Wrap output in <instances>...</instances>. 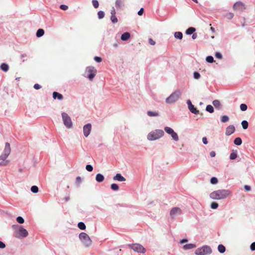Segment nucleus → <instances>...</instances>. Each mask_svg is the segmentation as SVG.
<instances>
[{"instance_id": "1", "label": "nucleus", "mask_w": 255, "mask_h": 255, "mask_svg": "<svg viewBox=\"0 0 255 255\" xmlns=\"http://www.w3.org/2000/svg\"><path fill=\"white\" fill-rule=\"evenodd\" d=\"M231 193L230 190H217V191H213L210 193V197L214 199H225L230 196Z\"/></svg>"}, {"instance_id": "2", "label": "nucleus", "mask_w": 255, "mask_h": 255, "mask_svg": "<svg viewBox=\"0 0 255 255\" xmlns=\"http://www.w3.org/2000/svg\"><path fill=\"white\" fill-rule=\"evenodd\" d=\"M11 152L10 145L8 142H6L4 150L0 156V165H7L9 163V161L6 160V158Z\"/></svg>"}, {"instance_id": "3", "label": "nucleus", "mask_w": 255, "mask_h": 255, "mask_svg": "<svg viewBox=\"0 0 255 255\" xmlns=\"http://www.w3.org/2000/svg\"><path fill=\"white\" fill-rule=\"evenodd\" d=\"M164 131L163 130L156 129L153 131L150 132L147 136V139L149 140H156L158 138H161L164 135Z\"/></svg>"}, {"instance_id": "4", "label": "nucleus", "mask_w": 255, "mask_h": 255, "mask_svg": "<svg viewBox=\"0 0 255 255\" xmlns=\"http://www.w3.org/2000/svg\"><path fill=\"white\" fill-rule=\"evenodd\" d=\"M181 95V91L180 90H176L166 99L165 102L168 104L173 103V102H176L180 98Z\"/></svg>"}, {"instance_id": "5", "label": "nucleus", "mask_w": 255, "mask_h": 255, "mask_svg": "<svg viewBox=\"0 0 255 255\" xmlns=\"http://www.w3.org/2000/svg\"><path fill=\"white\" fill-rule=\"evenodd\" d=\"M79 238L85 246H91L92 241L89 237V235L85 233V232H82L80 233L79 235Z\"/></svg>"}, {"instance_id": "6", "label": "nucleus", "mask_w": 255, "mask_h": 255, "mask_svg": "<svg viewBox=\"0 0 255 255\" xmlns=\"http://www.w3.org/2000/svg\"><path fill=\"white\" fill-rule=\"evenodd\" d=\"M212 250L210 246H204L201 248H198L195 251L197 255H205V254H211Z\"/></svg>"}, {"instance_id": "7", "label": "nucleus", "mask_w": 255, "mask_h": 255, "mask_svg": "<svg viewBox=\"0 0 255 255\" xmlns=\"http://www.w3.org/2000/svg\"><path fill=\"white\" fill-rule=\"evenodd\" d=\"M128 247L130 249H132L136 252L142 253V254H144L146 251L143 246L140 245L139 243H133L132 244H129Z\"/></svg>"}, {"instance_id": "8", "label": "nucleus", "mask_w": 255, "mask_h": 255, "mask_svg": "<svg viewBox=\"0 0 255 255\" xmlns=\"http://www.w3.org/2000/svg\"><path fill=\"white\" fill-rule=\"evenodd\" d=\"M62 117L63 123L65 126L68 128L72 127V122L69 115L67 113L63 112L62 114Z\"/></svg>"}, {"instance_id": "9", "label": "nucleus", "mask_w": 255, "mask_h": 255, "mask_svg": "<svg viewBox=\"0 0 255 255\" xmlns=\"http://www.w3.org/2000/svg\"><path fill=\"white\" fill-rule=\"evenodd\" d=\"M28 236V232L22 226H19L17 230L15 231V237L18 238L21 237H26Z\"/></svg>"}, {"instance_id": "10", "label": "nucleus", "mask_w": 255, "mask_h": 255, "mask_svg": "<svg viewBox=\"0 0 255 255\" xmlns=\"http://www.w3.org/2000/svg\"><path fill=\"white\" fill-rule=\"evenodd\" d=\"M86 72L90 80H92L97 73V70L95 69L94 67H87Z\"/></svg>"}, {"instance_id": "11", "label": "nucleus", "mask_w": 255, "mask_h": 255, "mask_svg": "<svg viewBox=\"0 0 255 255\" xmlns=\"http://www.w3.org/2000/svg\"><path fill=\"white\" fill-rule=\"evenodd\" d=\"M164 130H165L167 133L170 134L173 139L175 141H178L179 137L177 133L176 132L174 131L171 128L168 127H165Z\"/></svg>"}, {"instance_id": "12", "label": "nucleus", "mask_w": 255, "mask_h": 255, "mask_svg": "<svg viewBox=\"0 0 255 255\" xmlns=\"http://www.w3.org/2000/svg\"><path fill=\"white\" fill-rule=\"evenodd\" d=\"M182 213V210H181L180 208L179 207H174L172 208L171 210L170 211V216L172 218H174L175 217V216H177V215L181 214Z\"/></svg>"}, {"instance_id": "13", "label": "nucleus", "mask_w": 255, "mask_h": 255, "mask_svg": "<svg viewBox=\"0 0 255 255\" xmlns=\"http://www.w3.org/2000/svg\"><path fill=\"white\" fill-rule=\"evenodd\" d=\"M92 129V125L87 124L83 127V133L85 136L87 137L89 135Z\"/></svg>"}, {"instance_id": "14", "label": "nucleus", "mask_w": 255, "mask_h": 255, "mask_svg": "<svg viewBox=\"0 0 255 255\" xmlns=\"http://www.w3.org/2000/svg\"><path fill=\"white\" fill-rule=\"evenodd\" d=\"M187 104L188 106V109L190 110L191 112L193 114H198L199 113V111L195 108L194 105L192 104L191 100H189L187 101Z\"/></svg>"}, {"instance_id": "15", "label": "nucleus", "mask_w": 255, "mask_h": 255, "mask_svg": "<svg viewBox=\"0 0 255 255\" xmlns=\"http://www.w3.org/2000/svg\"><path fill=\"white\" fill-rule=\"evenodd\" d=\"M233 8L236 10H243V9L246 8V6L243 2L239 1V2H235L233 5Z\"/></svg>"}, {"instance_id": "16", "label": "nucleus", "mask_w": 255, "mask_h": 255, "mask_svg": "<svg viewBox=\"0 0 255 255\" xmlns=\"http://www.w3.org/2000/svg\"><path fill=\"white\" fill-rule=\"evenodd\" d=\"M236 128L234 126L232 125L231 126H229V127H227L226 129V135H231V134L233 133L235 131Z\"/></svg>"}, {"instance_id": "17", "label": "nucleus", "mask_w": 255, "mask_h": 255, "mask_svg": "<svg viewBox=\"0 0 255 255\" xmlns=\"http://www.w3.org/2000/svg\"><path fill=\"white\" fill-rule=\"evenodd\" d=\"M114 180L123 182V181H126V179L125 177H123V176L121 175V174H117L114 177Z\"/></svg>"}, {"instance_id": "18", "label": "nucleus", "mask_w": 255, "mask_h": 255, "mask_svg": "<svg viewBox=\"0 0 255 255\" xmlns=\"http://www.w3.org/2000/svg\"><path fill=\"white\" fill-rule=\"evenodd\" d=\"M124 5V0H116V6L117 8H121Z\"/></svg>"}, {"instance_id": "19", "label": "nucleus", "mask_w": 255, "mask_h": 255, "mask_svg": "<svg viewBox=\"0 0 255 255\" xmlns=\"http://www.w3.org/2000/svg\"><path fill=\"white\" fill-rule=\"evenodd\" d=\"M53 98L54 99H58L59 100H61V99H63V96L61 95V94L58 93V92H53Z\"/></svg>"}, {"instance_id": "20", "label": "nucleus", "mask_w": 255, "mask_h": 255, "mask_svg": "<svg viewBox=\"0 0 255 255\" xmlns=\"http://www.w3.org/2000/svg\"><path fill=\"white\" fill-rule=\"evenodd\" d=\"M130 34L128 32H125L121 35V39L123 41L128 40L130 38Z\"/></svg>"}, {"instance_id": "21", "label": "nucleus", "mask_w": 255, "mask_h": 255, "mask_svg": "<svg viewBox=\"0 0 255 255\" xmlns=\"http://www.w3.org/2000/svg\"><path fill=\"white\" fill-rule=\"evenodd\" d=\"M105 179L104 175L102 174H97L96 176V180L98 182H102Z\"/></svg>"}, {"instance_id": "22", "label": "nucleus", "mask_w": 255, "mask_h": 255, "mask_svg": "<svg viewBox=\"0 0 255 255\" xmlns=\"http://www.w3.org/2000/svg\"><path fill=\"white\" fill-rule=\"evenodd\" d=\"M195 31H196L195 28H194V27H190V28L187 29L186 31V34L188 35L192 34V33H193Z\"/></svg>"}, {"instance_id": "23", "label": "nucleus", "mask_w": 255, "mask_h": 255, "mask_svg": "<svg viewBox=\"0 0 255 255\" xmlns=\"http://www.w3.org/2000/svg\"><path fill=\"white\" fill-rule=\"evenodd\" d=\"M0 69L3 70V71H7L9 69V66L6 63H2L0 65Z\"/></svg>"}, {"instance_id": "24", "label": "nucleus", "mask_w": 255, "mask_h": 255, "mask_svg": "<svg viewBox=\"0 0 255 255\" xmlns=\"http://www.w3.org/2000/svg\"><path fill=\"white\" fill-rule=\"evenodd\" d=\"M196 245L195 244H193V243H189V244H186L183 246L184 249H192L195 248Z\"/></svg>"}, {"instance_id": "25", "label": "nucleus", "mask_w": 255, "mask_h": 255, "mask_svg": "<svg viewBox=\"0 0 255 255\" xmlns=\"http://www.w3.org/2000/svg\"><path fill=\"white\" fill-rule=\"evenodd\" d=\"M43 34H44V31L42 28H39L36 33L37 37H40V36H42Z\"/></svg>"}, {"instance_id": "26", "label": "nucleus", "mask_w": 255, "mask_h": 255, "mask_svg": "<svg viewBox=\"0 0 255 255\" xmlns=\"http://www.w3.org/2000/svg\"><path fill=\"white\" fill-rule=\"evenodd\" d=\"M174 37L177 38H179V39H181L183 37V34L182 32L180 31H176L174 33Z\"/></svg>"}, {"instance_id": "27", "label": "nucleus", "mask_w": 255, "mask_h": 255, "mask_svg": "<svg viewBox=\"0 0 255 255\" xmlns=\"http://www.w3.org/2000/svg\"><path fill=\"white\" fill-rule=\"evenodd\" d=\"M242 143V140L241 137H237L234 139V143L237 145H240Z\"/></svg>"}, {"instance_id": "28", "label": "nucleus", "mask_w": 255, "mask_h": 255, "mask_svg": "<svg viewBox=\"0 0 255 255\" xmlns=\"http://www.w3.org/2000/svg\"><path fill=\"white\" fill-rule=\"evenodd\" d=\"M147 115L149 116V117H157V116H159L158 112H150V111H148L147 112Z\"/></svg>"}, {"instance_id": "29", "label": "nucleus", "mask_w": 255, "mask_h": 255, "mask_svg": "<svg viewBox=\"0 0 255 255\" xmlns=\"http://www.w3.org/2000/svg\"><path fill=\"white\" fill-rule=\"evenodd\" d=\"M218 249L219 252L220 253H224L226 251V249L224 246L222 245V244H220L218 247Z\"/></svg>"}, {"instance_id": "30", "label": "nucleus", "mask_w": 255, "mask_h": 255, "mask_svg": "<svg viewBox=\"0 0 255 255\" xmlns=\"http://www.w3.org/2000/svg\"><path fill=\"white\" fill-rule=\"evenodd\" d=\"M206 110L209 113L214 112V108L211 105H208L206 107Z\"/></svg>"}, {"instance_id": "31", "label": "nucleus", "mask_w": 255, "mask_h": 255, "mask_svg": "<svg viewBox=\"0 0 255 255\" xmlns=\"http://www.w3.org/2000/svg\"><path fill=\"white\" fill-rule=\"evenodd\" d=\"M78 227L81 230H84L86 228L85 223H83V222H80L78 224Z\"/></svg>"}, {"instance_id": "32", "label": "nucleus", "mask_w": 255, "mask_h": 255, "mask_svg": "<svg viewBox=\"0 0 255 255\" xmlns=\"http://www.w3.org/2000/svg\"><path fill=\"white\" fill-rule=\"evenodd\" d=\"M213 104L216 108H220L221 105V103L219 100H214L213 102Z\"/></svg>"}, {"instance_id": "33", "label": "nucleus", "mask_w": 255, "mask_h": 255, "mask_svg": "<svg viewBox=\"0 0 255 255\" xmlns=\"http://www.w3.org/2000/svg\"><path fill=\"white\" fill-rule=\"evenodd\" d=\"M242 125L244 129H247L249 126V123L247 121H243L242 122Z\"/></svg>"}, {"instance_id": "34", "label": "nucleus", "mask_w": 255, "mask_h": 255, "mask_svg": "<svg viewBox=\"0 0 255 255\" xmlns=\"http://www.w3.org/2000/svg\"><path fill=\"white\" fill-rule=\"evenodd\" d=\"M111 20L113 23H117L118 21V19L117 17L116 14L111 16Z\"/></svg>"}, {"instance_id": "35", "label": "nucleus", "mask_w": 255, "mask_h": 255, "mask_svg": "<svg viewBox=\"0 0 255 255\" xmlns=\"http://www.w3.org/2000/svg\"><path fill=\"white\" fill-rule=\"evenodd\" d=\"M229 120V118L226 115H224L221 117V121L222 123H226V122H228Z\"/></svg>"}, {"instance_id": "36", "label": "nucleus", "mask_w": 255, "mask_h": 255, "mask_svg": "<svg viewBox=\"0 0 255 255\" xmlns=\"http://www.w3.org/2000/svg\"><path fill=\"white\" fill-rule=\"evenodd\" d=\"M111 188H112V190H118L119 189V187L118 185L116 184V183H113L111 185Z\"/></svg>"}, {"instance_id": "37", "label": "nucleus", "mask_w": 255, "mask_h": 255, "mask_svg": "<svg viewBox=\"0 0 255 255\" xmlns=\"http://www.w3.org/2000/svg\"><path fill=\"white\" fill-rule=\"evenodd\" d=\"M31 191L33 193H37L38 192V187L36 185H33L31 188Z\"/></svg>"}, {"instance_id": "38", "label": "nucleus", "mask_w": 255, "mask_h": 255, "mask_svg": "<svg viewBox=\"0 0 255 255\" xmlns=\"http://www.w3.org/2000/svg\"><path fill=\"white\" fill-rule=\"evenodd\" d=\"M248 108V106L246 104H244V103H242L241 105H240V109L241 111H246V110Z\"/></svg>"}, {"instance_id": "39", "label": "nucleus", "mask_w": 255, "mask_h": 255, "mask_svg": "<svg viewBox=\"0 0 255 255\" xmlns=\"http://www.w3.org/2000/svg\"><path fill=\"white\" fill-rule=\"evenodd\" d=\"M98 15L99 18H104L105 16V13L104 11H102V10H100L98 12Z\"/></svg>"}, {"instance_id": "40", "label": "nucleus", "mask_w": 255, "mask_h": 255, "mask_svg": "<svg viewBox=\"0 0 255 255\" xmlns=\"http://www.w3.org/2000/svg\"><path fill=\"white\" fill-rule=\"evenodd\" d=\"M218 207V203H215V202H213L211 204V207L212 209H216Z\"/></svg>"}, {"instance_id": "41", "label": "nucleus", "mask_w": 255, "mask_h": 255, "mask_svg": "<svg viewBox=\"0 0 255 255\" xmlns=\"http://www.w3.org/2000/svg\"><path fill=\"white\" fill-rule=\"evenodd\" d=\"M206 61L210 63L214 62V58L212 56H208L206 58Z\"/></svg>"}, {"instance_id": "42", "label": "nucleus", "mask_w": 255, "mask_h": 255, "mask_svg": "<svg viewBox=\"0 0 255 255\" xmlns=\"http://www.w3.org/2000/svg\"><path fill=\"white\" fill-rule=\"evenodd\" d=\"M16 221L20 224L24 223V220L23 217L19 216L16 218Z\"/></svg>"}, {"instance_id": "43", "label": "nucleus", "mask_w": 255, "mask_h": 255, "mask_svg": "<svg viewBox=\"0 0 255 255\" xmlns=\"http://www.w3.org/2000/svg\"><path fill=\"white\" fill-rule=\"evenodd\" d=\"M210 182L212 184H216L218 183V180L217 177H213L211 178Z\"/></svg>"}, {"instance_id": "44", "label": "nucleus", "mask_w": 255, "mask_h": 255, "mask_svg": "<svg viewBox=\"0 0 255 255\" xmlns=\"http://www.w3.org/2000/svg\"><path fill=\"white\" fill-rule=\"evenodd\" d=\"M92 3H93V5L94 6V7H95V8H97V7H98V6L99 5L98 1L96 0H93Z\"/></svg>"}, {"instance_id": "45", "label": "nucleus", "mask_w": 255, "mask_h": 255, "mask_svg": "<svg viewBox=\"0 0 255 255\" xmlns=\"http://www.w3.org/2000/svg\"><path fill=\"white\" fill-rule=\"evenodd\" d=\"M237 156L238 155L236 153L232 152L230 155V158L231 159H235L236 158H237Z\"/></svg>"}, {"instance_id": "46", "label": "nucleus", "mask_w": 255, "mask_h": 255, "mask_svg": "<svg viewBox=\"0 0 255 255\" xmlns=\"http://www.w3.org/2000/svg\"><path fill=\"white\" fill-rule=\"evenodd\" d=\"M86 169L88 171H92L93 167L91 165H87L86 166Z\"/></svg>"}, {"instance_id": "47", "label": "nucleus", "mask_w": 255, "mask_h": 255, "mask_svg": "<svg viewBox=\"0 0 255 255\" xmlns=\"http://www.w3.org/2000/svg\"><path fill=\"white\" fill-rule=\"evenodd\" d=\"M200 76H201V75L199 74V73L196 72V71H195V72L194 73V77L195 79H199Z\"/></svg>"}, {"instance_id": "48", "label": "nucleus", "mask_w": 255, "mask_h": 255, "mask_svg": "<svg viewBox=\"0 0 255 255\" xmlns=\"http://www.w3.org/2000/svg\"><path fill=\"white\" fill-rule=\"evenodd\" d=\"M60 8L62 9H63V10H66V9H68V6L66 5H60Z\"/></svg>"}, {"instance_id": "49", "label": "nucleus", "mask_w": 255, "mask_h": 255, "mask_svg": "<svg viewBox=\"0 0 255 255\" xmlns=\"http://www.w3.org/2000/svg\"><path fill=\"white\" fill-rule=\"evenodd\" d=\"M215 56H216V57L218 58V59H222V54H221V53L217 52V53H216Z\"/></svg>"}, {"instance_id": "50", "label": "nucleus", "mask_w": 255, "mask_h": 255, "mask_svg": "<svg viewBox=\"0 0 255 255\" xmlns=\"http://www.w3.org/2000/svg\"><path fill=\"white\" fill-rule=\"evenodd\" d=\"M94 59L97 62H101L102 61V59L100 57H95Z\"/></svg>"}, {"instance_id": "51", "label": "nucleus", "mask_w": 255, "mask_h": 255, "mask_svg": "<svg viewBox=\"0 0 255 255\" xmlns=\"http://www.w3.org/2000/svg\"><path fill=\"white\" fill-rule=\"evenodd\" d=\"M149 43L151 44V45H154L155 44V41L152 39V38H149Z\"/></svg>"}, {"instance_id": "52", "label": "nucleus", "mask_w": 255, "mask_h": 255, "mask_svg": "<svg viewBox=\"0 0 255 255\" xmlns=\"http://www.w3.org/2000/svg\"><path fill=\"white\" fill-rule=\"evenodd\" d=\"M250 249L252 251H255V242L252 243L250 246Z\"/></svg>"}, {"instance_id": "53", "label": "nucleus", "mask_w": 255, "mask_h": 255, "mask_svg": "<svg viewBox=\"0 0 255 255\" xmlns=\"http://www.w3.org/2000/svg\"><path fill=\"white\" fill-rule=\"evenodd\" d=\"M81 177H77L76 178V182L77 184H80L81 182Z\"/></svg>"}, {"instance_id": "54", "label": "nucleus", "mask_w": 255, "mask_h": 255, "mask_svg": "<svg viewBox=\"0 0 255 255\" xmlns=\"http://www.w3.org/2000/svg\"><path fill=\"white\" fill-rule=\"evenodd\" d=\"M34 87L35 89L38 90L41 88V86H40L39 84H38V83H36V84L34 85Z\"/></svg>"}, {"instance_id": "55", "label": "nucleus", "mask_w": 255, "mask_h": 255, "mask_svg": "<svg viewBox=\"0 0 255 255\" xmlns=\"http://www.w3.org/2000/svg\"><path fill=\"white\" fill-rule=\"evenodd\" d=\"M5 245L4 243L1 242V241H0V249H4L5 248Z\"/></svg>"}, {"instance_id": "56", "label": "nucleus", "mask_w": 255, "mask_h": 255, "mask_svg": "<svg viewBox=\"0 0 255 255\" xmlns=\"http://www.w3.org/2000/svg\"><path fill=\"white\" fill-rule=\"evenodd\" d=\"M144 9L143 8H140V9L138 11V15H141L143 13Z\"/></svg>"}, {"instance_id": "57", "label": "nucleus", "mask_w": 255, "mask_h": 255, "mask_svg": "<svg viewBox=\"0 0 255 255\" xmlns=\"http://www.w3.org/2000/svg\"><path fill=\"white\" fill-rule=\"evenodd\" d=\"M244 188L245 190H247V191H249V190H251V186L250 185H245L244 187Z\"/></svg>"}, {"instance_id": "58", "label": "nucleus", "mask_w": 255, "mask_h": 255, "mask_svg": "<svg viewBox=\"0 0 255 255\" xmlns=\"http://www.w3.org/2000/svg\"><path fill=\"white\" fill-rule=\"evenodd\" d=\"M111 13V15H115V14H116V10L115 8H112Z\"/></svg>"}, {"instance_id": "59", "label": "nucleus", "mask_w": 255, "mask_h": 255, "mask_svg": "<svg viewBox=\"0 0 255 255\" xmlns=\"http://www.w3.org/2000/svg\"><path fill=\"white\" fill-rule=\"evenodd\" d=\"M20 59H24V58L27 57V54H21L19 56Z\"/></svg>"}, {"instance_id": "60", "label": "nucleus", "mask_w": 255, "mask_h": 255, "mask_svg": "<svg viewBox=\"0 0 255 255\" xmlns=\"http://www.w3.org/2000/svg\"><path fill=\"white\" fill-rule=\"evenodd\" d=\"M202 142L204 143V144H207L208 140L206 137H203L202 138Z\"/></svg>"}, {"instance_id": "61", "label": "nucleus", "mask_w": 255, "mask_h": 255, "mask_svg": "<svg viewBox=\"0 0 255 255\" xmlns=\"http://www.w3.org/2000/svg\"><path fill=\"white\" fill-rule=\"evenodd\" d=\"M198 36V34H197V33H195L194 32L193 34H192V38L193 39H195V38H196Z\"/></svg>"}, {"instance_id": "62", "label": "nucleus", "mask_w": 255, "mask_h": 255, "mask_svg": "<svg viewBox=\"0 0 255 255\" xmlns=\"http://www.w3.org/2000/svg\"><path fill=\"white\" fill-rule=\"evenodd\" d=\"M210 154L211 157H214V156H215V155H216V152H215V151H212L210 152Z\"/></svg>"}, {"instance_id": "63", "label": "nucleus", "mask_w": 255, "mask_h": 255, "mask_svg": "<svg viewBox=\"0 0 255 255\" xmlns=\"http://www.w3.org/2000/svg\"><path fill=\"white\" fill-rule=\"evenodd\" d=\"M186 242H187V239H183V240H181L180 243H186Z\"/></svg>"}, {"instance_id": "64", "label": "nucleus", "mask_w": 255, "mask_h": 255, "mask_svg": "<svg viewBox=\"0 0 255 255\" xmlns=\"http://www.w3.org/2000/svg\"><path fill=\"white\" fill-rule=\"evenodd\" d=\"M210 29L212 31H215V29L214 28H213V27H211Z\"/></svg>"}]
</instances>
